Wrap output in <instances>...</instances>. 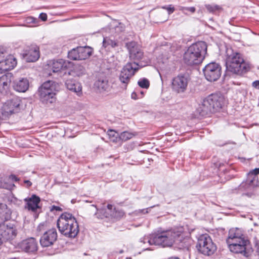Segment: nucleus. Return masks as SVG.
I'll use <instances>...</instances> for the list:
<instances>
[{"instance_id": "e433bc0d", "label": "nucleus", "mask_w": 259, "mask_h": 259, "mask_svg": "<svg viewBox=\"0 0 259 259\" xmlns=\"http://www.w3.org/2000/svg\"><path fill=\"white\" fill-rule=\"evenodd\" d=\"M179 10L186 15L188 14L187 13L188 12H189L191 13H194L196 11V9L194 7H185L180 6L179 8Z\"/></svg>"}, {"instance_id": "c03bdc74", "label": "nucleus", "mask_w": 259, "mask_h": 259, "mask_svg": "<svg viewBox=\"0 0 259 259\" xmlns=\"http://www.w3.org/2000/svg\"><path fill=\"white\" fill-rule=\"evenodd\" d=\"M39 18L42 21H45L47 20V15L46 13H41L39 15Z\"/></svg>"}, {"instance_id": "4c0bfd02", "label": "nucleus", "mask_w": 259, "mask_h": 259, "mask_svg": "<svg viewBox=\"0 0 259 259\" xmlns=\"http://www.w3.org/2000/svg\"><path fill=\"white\" fill-rule=\"evenodd\" d=\"M138 85L142 88L148 89L150 83L149 80L145 78L140 79L138 82Z\"/></svg>"}, {"instance_id": "20e7f679", "label": "nucleus", "mask_w": 259, "mask_h": 259, "mask_svg": "<svg viewBox=\"0 0 259 259\" xmlns=\"http://www.w3.org/2000/svg\"><path fill=\"white\" fill-rule=\"evenodd\" d=\"M207 46L204 41H198L191 45L183 55L184 62L188 65H197L204 60Z\"/></svg>"}, {"instance_id": "ea45409f", "label": "nucleus", "mask_w": 259, "mask_h": 259, "mask_svg": "<svg viewBox=\"0 0 259 259\" xmlns=\"http://www.w3.org/2000/svg\"><path fill=\"white\" fill-rule=\"evenodd\" d=\"M12 185L9 184L5 181L3 178H0V188L6 189H10L11 188Z\"/></svg>"}, {"instance_id": "72a5a7b5", "label": "nucleus", "mask_w": 259, "mask_h": 259, "mask_svg": "<svg viewBox=\"0 0 259 259\" xmlns=\"http://www.w3.org/2000/svg\"><path fill=\"white\" fill-rule=\"evenodd\" d=\"M136 135V134L135 133L125 131L120 133L119 135V138L121 140L125 141L131 139Z\"/></svg>"}, {"instance_id": "f257e3e1", "label": "nucleus", "mask_w": 259, "mask_h": 259, "mask_svg": "<svg viewBox=\"0 0 259 259\" xmlns=\"http://www.w3.org/2000/svg\"><path fill=\"white\" fill-rule=\"evenodd\" d=\"M11 213L6 204L0 203V246L14 239L17 235L15 225L6 222L11 219Z\"/></svg>"}, {"instance_id": "f03ea898", "label": "nucleus", "mask_w": 259, "mask_h": 259, "mask_svg": "<svg viewBox=\"0 0 259 259\" xmlns=\"http://www.w3.org/2000/svg\"><path fill=\"white\" fill-rule=\"evenodd\" d=\"M188 240V238L184 237L181 231L175 230H166L156 233L154 238L155 245L169 247L175 243L181 249L187 247Z\"/></svg>"}, {"instance_id": "5fc2aeb1", "label": "nucleus", "mask_w": 259, "mask_h": 259, "mask_svg": "<svg viewBox=\"0 0 259 259\" xmlns=\"http://www.w3.org/2000/svg\"><path fill=\"white\" fill-rule=\"evenodd\" d=\"M168 259H180V258L178 257H170L168 258Z\"/></svg>"}, {"instance_id": "f8f14e48", "label": "nucleus", "mask_w": 259, "mask_h": 259, "mask_svg": "<svg viewBox=\"0 0 259 259\" xmlns=\"http://www.w3.org/2000/svg\"><path fill=\"white\" fill-rule=\"evenodd\" d=\"M203 71L206 79L209 81L217 80L222 74L220 65L215 62L206 65Z\"/></svg>"}, {"instance_id": "864d4df0", "label": "nucleus", "mask_w": 259, "mask_h": 259, "mask_svg": "<svg viewBox=\"0 0 259 259\" xmlns=\"http://www.w3.org/2000/svg\"><path fill=\"white\" fill-rule=\"evenodd\" d=\"M148 209L149 208L141 209V210H140V211H141L142 212H143L144 213H147L148 212Z\"/></svg>"}, {"instance_id": "ddd939ff", "label": "nucleus", "mask_w": 259, "mask_h": 259, "mask_svg": "<svg viewBox=\"0 0 259 259\" xmlns=\"http://www.w3.org/2000/svg\"><path fill=\"white\" fill-rule=\"evenodd\" d=\"M17 248L22 251L33 253L37 250V242L35 238L30 237L18 243Z\"/></svg>"}, {"instance_id": "37998d69", "label": "nucleus", "mask_w": 259, "mask_h": 259, "mask_svg": "<svg viewBox=\"0 0 259 259\" xmlns=\"http://www.w3.org/2000/svg\"><path fill=\"white\" fill-rule=\"evenodd\" d=\"M163 9H166L167 12H168V14H172L174 11H175V8L173 7H171V6L170 5L169 7H162Z\"/></svg>"}, {"instance_id": "c756f323", "label": "nucleus", "mask_w": 259, "mask_h": 259, "mask_svg": "<svg viewBox=\"0 0 259 259\" xmlns=\"http://www.w3.org/2000/svg\"><path fill=\"white\" fill-rule=\"evenodd\" d=\"M80 56L81 60H85L90 57L93 53L92 48L89 47H79Z\"/></svg>"}, {"instance_id": "39448f33", "label": "nucleus", "mask_w": 259, "mask_h": 259, "mask_svg": "<svg viewBox=\"0 0 259 259\" xmlns=\"http://www.w3.org/2000/svg\"><path fill=\"white\" fill-rule=\"evenodd\" d=\"M60 232L66 237L74 238L79 233V227L76 219L70 213H62L57 221Z\"/></svg>"}, {"instance_id": "6ab92c4d", "label": "nucleus", "mask_w": 259, "mask_h": 259, "mask_svg": "<svg viewBox=\"0 0 259 259\" xmlns=\"http://www.w3.org/2000/svg\"><path fill=\"white\" fill-rule=\"evenodd\" d=\"M49 68L54 73L60 72L67 67V63L63 59L53 60L49 61Z\"/></svg>"}, {"instance_id": "4be33fe9", "label": "nucleus", "mask_w": 259, "mask_h": 259, "mask_svg": "<svg viewBox=\"0 0 259 259\" xmlns=\"http://www.w3.org/2000/svg\"><path fill=\"white\" fill-rule=\"evenodd\" d=\"M257 177L254 176V177H252L248 175L246 181L245 182H243L240 185L239 189H248L251 188H253L257 186Z\"/></svg>"}, {"instance_id": "6e6d98bb", "label": "nucleus", "mask_w": 259, "mask_h": 259, "mask_svg": "<svg viewBox=\"0 0 259 259\" xmlns=\"http://www.w3.org/2000/svg\"><path fill=\"white\" fill-rule=\"evenodd\" d=\"M8 259H17V258H16V257H12V258H8Z\"/></svg>"}, {"instance_id": "9d476101", "label": "nucleus", "mask_w": 259, "mask_h": 259, "mask_svg": "<svg viewBox=\"0 0 259 259\" xmlns=\"http://www.w3.org/2000/svg\"><path fill=\"white\" fill-rule=\"evenodd\" d=\"M196 247L200 252L208 256L217 250V246L207 234H203L198 238Z\"/></svg>"}, {"instance_id": "3c124183", "label": "nucleus", "mask_w": 259, "mask_h": 259, "mask_svg": "<svg viewBox=\"0 0 259 259\" xmlns=\"http://www.w3.org/2000/svg\"><path fill=\"white\" fill-rule=\"evenodd\" d=\"M116 134V132L113 130H110L109 133L108 134L110 136H115V134Z\"/></svg>"}, {"instance_id": "603ef678", "label": "nucleus", "mask_w": 259, "mask_h": 259, "mask_svg": "<svg viewBox=\"0 0 259 259\" xmlns=\"http://www.w3.org/2000/svg\"><path fill=\"white\" fill-rule=\"evenodd\" d=\"M131 97L132 99L136 100L137 99V95L136 93L133 92L131 95Z\"/></svg>"}, {"instance_id": "6e6552de", "label": "nucleus", "mask_w": 259, "mask_h": 259, "mask_svg": "<svg viewBox=\"0 0 259 259\" xmlns=\"http://www.w3.org/2000/svg\"><path fill=\"white\" fill-rule=\"evenodd\" d=\"M56 84L54 81L48 80L45 82L38 89V95L42 102L48 104L55 101Z\"/></svg>"}, {"instance_id": "7ed1b4c3", "label": "nucleus", "mask_w": 259, "mask_h": 259, "mask_svg": "<svg viewBox=\"0 0 259 259\" xmlns=\"http://www.w3.org/2000/svg\"><path fill=\"white\" fill-rule=\"evenodd\" d=\"M226 69L228 72L241 75L250 69L249 63L246 62L241 54L234 52L231 48L226 49Z\"/></svg>"}, {"instance_id": "b1692460", "label": "nucleus", "mask_w": 259, "mask_h": 259, "mask_svg": "<svg viewBox=\"0 0 259 259\" xmlns=\"http://www.w3.org/2000/svg\"><path fill=\"white\" fill-rule=\"evenodd\" d=\"M95 86L99 90L100 92L110 90V86L108 81L104 78L98 79L95 83Z\"/></svg>"}, {"instance_id": "c9c22d12", "label": "nucleus", "mask_w": 259, "mask_h": 259, "mask_svg": "<svg viewBox=\"0 0 259 259\" xmlns=\"http://www.w3.org/2000/svg\"><path fill=\"white\" fill-rule=\"evenodd\" d=\"M112 214V218L115 219H119L124 215V213L122 210L116 209L114 206Z\"/></svg>"}, {"instance_id": "f704fd0d", "label": "nucleus", "mask_w": 259, "mask_h": 259, "mask_svg": "<svg viewBox=\"0 0 259 259\" xmlns=\"http://www.w3.org/2000/svg\"><path fill=\"white\" fill-rule=\"evenodd\" d=\"M155 238V234L150 235L149 236H145L144 237L141 239V242L144 244L148 243L149 245H155L154 238Z\"/></svg>"}, {"instance_id": "de8ad7c7", "label": "nucleus", "mask_w": 259, "mask_h": 259, "mask_svg": "<svg viewBox=\"0 0 259 259\" xmlns=\"http://www.w3.org/2000/svg\"><path fill=\"white\" fill-rule=\"evenodd\" d=\"M252 86L257 89H259V80L253 81L252 82Z\"/></svg>"}, {"instance_id": "c85d7f7f", "label": "nucleus", "mask_w": 259, "mask_h": 259, "mask_svg": "<svg viewBox=\"0 0 259 259\" xmlns=\"http://www.w3.org/2000/svg\"><path fill=\"white\" fill-rule=\"evenodd\" d=\"M7 102L14 113H17L20 111L21 101L19 99L15 98L8 101Z\"/></svg>"}, {"instance_id": "49530a36", "label": "nucleus", "mask_w": 259, "mask_h": 259, "mask_svg": "<svg viewBox=\"0 0 259 259\" xmlns=\"http://www.w3.org/2000/svg\"><path fill=\"white\" fill-rule=\"evenodd\" d=\"M50 210L51 211H53L54 210L61 211V208L60 207H59V206L53 205V206H52Z\"/></svg>"}, {"instance_id": "0eeeda50", "label": "nucleus", "mask_w": 259, "mask_h": 259, "mask_svg": "<svg viewBox=\"0 0 259 259\" xmlns=\"http://www.w3.org/2000/svg\"><path fill=\"white\" fill-rule=\"evenodd\" d=\"M227 244L231 252L241 254L246 257H250L253 253V250L247 238L237 240V242H229Z\"/></svg>"}, {"instance_id": "bb28decb", "label": "nucleus", "mask_w": 259, "mask_h": 259, "mask_svg": "<svg viewBox=\"0 0 259 259\" xmlns=\"http://www.w3.org/2000/svg\"><path fill=\"white\" fill-rule=\"evenodd\" d=\"M14 113L7 102L5 103L0 109V120H6Z\"/></svg>"}, {"instance_id": "4468645a", "label": "nucleus", "mask_w": 259, "mask_h": 259, "mask_svg": "<svg viewBox=\"0 0 259 259\" xmlns=\"http://www.w3.org/2000/svg\"><path fill=\"white\" fill-rule=\"evenodd\" d=\"M126 47L128 51L131 60L138 61L143 58L144 53L137 42L131 41L126 43Z\"/></svg>"}, {"instance_id": "393cba45", "label": "nucleus", "mask_w": 259, "mask_h": 259, "mask_svg": "<svg viewBox=\"0 0 259 259\" xmlns=\"http://www.w3.org/2000/svg\"><path fill=\"white\" fill-rule=\"evenodd\" d=\"M11 79L9 75H3L0 77V92L4 93L9 89Z\"/></svg>"}, {"instance_id": "412c9836", "label": "nucleus", "mask_w": 259, "mask_h": 259, "mask_svg": "<svg viewBox=\"0 0 259 259\" xmlns=\"http://www.w3.org/2000/svg\"><path fill=\"white\" fill-rule=\"evenodd\" d=\"M24 54V58L28 62H32L37 61L39 57L38 48L34 47L29 49Z\"/></svg>"}, {"instance_id": "09e8293b", "label": "nucleus", "mask_w": 259, "mask_h": 259, "mask_svg": "<svg viewBox=\"0 0 259 259\" xmlns=\"http://www.w3.org/2000/svg\"><path fill=\"white\" fill-rule=\"evenodd\" d=\"M9 178L13 181L17 182V181H19V179L17 177H16V176H15L14 175H10Z\"/></svg>"}, {"instance_id": "423d86ee", "label": "nucleus", "mask_w": 259, "mask_h": 259, "mask_svg": "<svg viewBox=\"0 0 259 259\" xmlns=\"http://www.w3.org/2000/svg\"><path fill=\"white\" fill-rule=\"evenodd\" d=\"M224 105L223 97L217 94H211L204 99L197 108L196 112L201 117L219 111Z\"/></svg>"}, {"instance_id": "2f4dec72", "label": "nucleus", "mask_w": 259, "mask_h": 259, "mask_svg": "<svg viewBox=\"0 0 259 259\" xmlns=\"http://www.w3.org/2000/svg\"><path fill=\"white\" fill-rule=\"evenodd\" d=\"M80 50L79 48L77 47L76 48L73 49L68 52V57L70 59L73 60H81L79 53Z\"/></svg>"}, {"instance_id": "cd10ccee", "label": "nucleus", "mask_w": 259, "mask_h": 259, "mask_svg": "<svg viewBox=\"0 0 259 259\" xmlns=\"http://www.w3.org/2000/svg\"><path fill=\"white\" fill-rule=\"evenodd\" d=\"M113 206L111 204H108L106 208L101 209L100 210V213L96 214L100 216V219H104V218H112V212L113 210Z\"/></svg>"}, {"instance_id": "f3484780", "label": "nucleus", "mask_w": 259, "mask_h": 259, "mask_svg": "<svg viewBox=\"0 0 259 259\" xmlns=\"http://www.w3.org/2000/svg\"><path fill=\"white\" fill-rule=\"evenodd\" d=\"M29 87V82L26 78H21L13 82V89L18 92L24 93L28 89Z\"/></svg>"}, {"instance_id": "a211bd4d", "label": "nucleus", "mask_w": 259, "mask_h": 259, "mask_svg": "<svg viewBox=\"0 0 259 259\" xmlns=\"http://www.w3.org/2000/svg\"><path fill=\"white\" fill-rule=\"evenodd\" d=\"M246 238L244 235L242 231L239 228H233L229 230L228 238L226 242H237V240H240Z\"/></svg>"}, {"instance_id": "8fccbe9b", "label": "nucleus", "mask_w": 259, "mask_h": 259, "mask_svg": "<svg viewBox=\"0 0 259 259\" xmlns=\"http://www.w3.org/2000/svg\"><path fill=\"white\" fill-rule=\"evenodd\" d=\"M24 182L26 184L27 187H29L32 185V183L29 180H25Z\"/></svg>"}, {"instance_id": "a878e982", "label": "nucleus", "mask_w": 259, "mask_h": 259, "mask_svg": "<svg viewBox=\"0 0 259 259\" xmlns=\"http://www.w3.org/2000/svg\"><path fill=\"white\" fill-rule=\"evenodd\" d=\"M65 84L68 90L75 92L78 95L81 94L82 88L80 83L73 80H67Z\"/></svg>"}, {"instance_id": "473e14b6", "label": "nucleus", "mask_w": 259, "mask_h": 259, "mask_svg": "<svg viewBox=\"0 0 259 259\" xmlns=\"http://www.w3.org/2000/svg\"><path fill=\"white\" fill-rule=\"evenodd\" d=\"M124 29V26L121 23H118V25H114L110 28V32L112 34L119 33L122 32Z\"/></svg>"}, {"instance_id": "1a4fd4ad", "label": "nucleus", "mask_w": 259, "mask_h": 259, "mask_svg": "<svg viewBox=\"0 0 259 259\" xmlns=\"http://www.w3.org/2000/svg\"><path fill=\"white\" fill-rule=\"evenodd\" d=\"M142 66L136 62H128L122 68L120 71L119 79L121 84V88L126 89L130 82L131 78L135 75Z\"/></svg>"}, {"instance_id": "aec40b11", "label": "nucleus", "mask_w": 259, "mask_h": 259, "mask_svg": "<svg viewBox=\"0 0 259 259\" xmlns=\"http://www.w3.org/2000/svg\"><path fill=\"white\" fill-rule=\"evenodd\" d=\"M26 202L25 208L32 211H35L39 208L38 204L40 201V198L36 195H32L31 197L24 199Z\"/></svg>"}, {"instance_id": "4d7b16f0", "label": "nucleus", "mask_w": 259, "mask_h": 259, "mask_svg": "<svg viewBox=\"0 0 259 259\" xmlns=\"http://www.w3.org/2000/svg\"><path fill=\"white\" fill-rule=\"evenodd\" d=\"M146 249L148 250L149 248L148 247L146 248Z\"/></svg>"}, {"instance_id": "a19ab883", "label": "nucleus", "mask_w": 259, "mask_h": 259, "mask_svg": "<svg viewBox=\"0 0 259 259\" xmlns=\"http://www.w3.org/2000/svg\"><path fill=\"white\" fill-rule=\"evenodd\" d=\"M258 174H259V168H255V169L250 171L248 173V175L249 176H251L252 177H254V176L257 177V175Z\"/></svg>"}, {"instance_id": "58836bf2", "label": "nucleus", "mask_w": 259, "mask_h": 259, "mask_svg": "<svg viewBox=\"0 0 259 259\" xmlns=\"http://www.w3.org/2000/svg\"><path fill=\"white\" fill-rule=\"evenodd\" d=\"M74 71L77 76H80L84 74L85 69L82 66L76 65L74 68Z\"/></svg>"}, {"instance_id": "a18cd8bd", "label": "nucleus", "mask_w": 259, "mask_h": 259, "mask_svg": "<svg viewBox=\"0 0 259 259\" xmlns=\"http://www.w3.org/2000/svg\"><path fill=\"white\" fill-rule=\"evenodd\" d=\"M36 21H37V19L33 17H30L27 18L28 23H35Z\"/></svg>"}, {"instance_id": "79ce46f5", "label": "nucleus", "mask_w": 259, "mask_h": 259, "mask_svg": "<svg viewBox=\"0 0 259 259\" xmlns=\"http://www.w3.org/2000/svg\"><path fill=\"white\" fill-rule=\"evenodd\" d=\"M255 253L259 256V243L258 241L255 238L254 239Z\"/></svg>"}, {"instance_id": "5701e85b", "label": "nucleus", "mask_w": 259, "mask_h": 259, "mask_svg": "<svg viewBox=\"0 0 259 259\" xmlns=\"http://www.w3.org/2000/svg\"><path fill=\"white\" fill-rule=\"evenodd\" d=\"M113 36L104 37L103 47L105 48L114 49L120 46V42L117 40L112 38Z\"/></svg>"}, {"instance_id": "dca6fc26", "label": "nucleus", "mask_w": 259, "mask_h": 259, "mask_svg": "<svg viewBox=\"0 0 259 259\" xmlns=\"http://www.w3.org/2000/svg\"><path fill=\"white\" fill-rule=\"evenodd\" d=\"M16 64V59L13 55H9L5 60L0 61V73L13 69Z\"/></svg>"}, {"instance_id": "9b49d317", "label": "nucleus", "mask_w": 259, "mask_h": 259, "mask_svg": "<svg viewBox=\"0 0 259 259\" xmlns=\"http://www.w3.org/2000/svg\"><path fill=\"white\" fill-rule=\"evenodd\" d=\"M190 79V76L187 73H180L175 77L171 84L173 91L178 93H184L187 89Z\"/></svg>"}, {"instance_id": "2eb2a0df", "label": "nucleus", "mask_w": 259, "mask_h": 259, "mask_svg": "<svg viewBox=\"0 0 259 259\" xmlns=\"http://www.w3.org/2000/svg\"><path fill=\"white\" fill-rule=\"evenodd\" d=\"M58 237L56 229L53 228L46 231L40 239V243L42 247H49L52 245Z\"/></svg>"}, {"instance_id": "7c9ffc66", "label": "nucleus", "mask_w": 259, "mask_h": 259, "mask_svg": "<svg viewBox=\"0 0 259 259\" xmlns=\"http://www.w3.org/2000/svg\"><path fill=\"white\" fill-rule=\"evenodd\" d=\"M205 7L209 13L213 14H217L223 11L222 7L216 4H206L205 5Z\"/></svg>"}]
</instances>
